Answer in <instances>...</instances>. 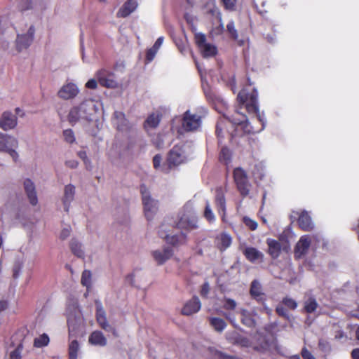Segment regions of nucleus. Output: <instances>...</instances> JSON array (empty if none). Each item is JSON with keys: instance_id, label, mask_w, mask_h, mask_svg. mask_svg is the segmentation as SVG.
Returning a JSON list of instances; mask_svg holds the SVG:
<instances>
[{"instance_id": "nucleus-1", "label": "nucleus", "mask_w": 359, "mask_h": 359, "mask_svg": "<svg viewBox=\"0 0 359 359\" xmlns=\"http://www.w3.org/2000/svg\"><path fill=\"white\" fill-rule=\"evenodd\" d=\"M257 97L258 93L255 89H253L250 93H248L245 89H243L238 95V102L241 104H245V107L248 113L255 114L258 121L262 123V128L259 130H254L253 128L250 125L246 116L240 111L241 107L237 109L234 114L232 115V116L230 118V121L243 130L245 133L261 131L265 127L266 120L259 112Z\"/></svg>"}, {"instance_id": "nucleus-35", "label": "nucleus", "mask_w": 359, "mask_h": 359, "mask_svg": "<svg viewBox=\"0 0 359 359\" xmlns=\"http://www.w3.org/2000/svg\"><path fill=\"white\" fill-rule=\"evenodd\" d=\"M71 250L72 252L78 257L82 258L84 256V252L82 245L80 243L75 240H72L71 242Z\"/></svg>"}, {"instance_id": "nucleus-34", "label": "nucleus", "mask_w": 359, "mask_h": 359, "mask_svg": "<svg viewBox=\"0 0 359 359\" xmlns=\"http://www.w3.org/2000/svg\"><path fill=\"white\" fill-rule=\"evenodd\" d=\"M239 312L241 316V321L244 325L248 327H252L255 325V321L252 319L250 311L242 309Z\"/></svg>"}, {"instance_id": "nucleus-13", "label": "nucleus", "mask_w": 359, "mask_h": 359, "mask_svg": "<svg viewBox=\"0 0 359 359\" xmlns=\"http://www.w3.org/2000/svg\"><path fill=\"white\" fill-rule=\"evenodd\" d=\"M18 123V116L10 110L3 111L0 116V128L4 131L15 129Z\"/></svg>"}, {"instance_id": "nucleus-36", "label": "nucleus", "mask_w": 359, "mask_h": 359, "mask_svg": "<svg viewBox=\"0 0 359 359\" xmlns=\"http://www.w3.org/2000/svg\"><path fill=\"white\" fill-rule=\"evenodd\" d=\"M250 294L255 298H259L262 296V287L257 280H253L252 282Z\"/></svg>"}, {"instance_id": "nucleus-64", "label": "nucleus", "mask_w": 359, "mask_h": 359, "mask_svg": "<svg viewBox=\"0 0 359 359\" xmlns=\"http://www.w3.org/2000/svg\"><path fill=\"white\" fill-rule=\"evenodd\" d=\"M351 357L353 359H359V348H354L351 351Z\"/></svg>"}, {"instance_id": "nucleus-12", "label": "nucleus", "mask_w": 359, "mask_h": 359, "mask_svg": "<svg viewBox=\"0 0 359 359\" xmlns=\"http://www.w3.org/2000/svg\"><path fill=\"white\" fill-rule=\"evenodd\" d=\"M34 27L30 25L26 32L18 34L15 46L18 51L27 49L31 45L34 39Z\"/></svg>"}, {"instance_id": "nucleus-46", "label": "nucleus", "mask_w": 359, "mask_h": 359, "mask_svg": "<svg viewBox=\"0 0 359 359\" xmlns=\"http://www.w3.org/2000/svg\"><path fill=\"white\" fill-rule=\"evenodd\" d=\"M318 346L324 352H330L331 351L330 343L325 339H320L319 340Z\"/></svg>"}, {"instance_id": "nucleus-63", "label": "nucleus", "mask_w": 359, "mask_h": 359, "mask_svg": "<svg viewBox=\"0 0 359 359\" xmlns=\"http://www.w3.org/2000/svg\"><path fill=\"white\" fill-rule=\"evenodd\" d=\"M163 42V37L161 36L157 39V40L156 41L155 43L154 44V46L152 47L154 48V49L158 50L159 48L161 47V46L162 45Z\"/></svg>"}, {"instance_id": "nucleus-14", "label": "nucleus", "mask_w": 359, "mask_h": 359, "mask_svg": "<svg viewBox=\"0 0 359 359\" xmlns=\"http://www.w3.org/2000/svg\"><path fill=\"white\" fill-rule=\"evenodd\" d=\"M316 238L315 236L304 235L302 236L294 248V257L297 259L303 257L307 254L311 246V242Z\"/></svg>"}, {"instance_id": "nucleus-40", "label": "nucleus", "mask_w": 359, "mask_h": 359, "mask_svg": "<svg viewBox=\"0 0 359 359\" xmlns=\"http://www.w3.org/2000/svg\"><path fill=\"white\" fill-rule=\"evenodd\" d=\"M204 217L209 222H213L215 221V215L212 210L210 203L208 201L206 202L205 208L204 211Z\"/></svg>"}, {"instance_id": "nucleus-20", "label": "nucleus", "mask_w": 359, "mask_h": 359, "mask_svg": "<svg viewBox=\"0 0 359 359\" xmlns=\"http://www.w3.org/2000/svg\"><path fill=\"white\" fill-rule=\"evenodd\" d=\"M231 243L232 237L225 232L218 234L215 239V245L221 252H223L229 248Z\"/></svg>"}, {"instance_id": "nucleus-48", "label": "nucleus", "mask_w": 359, "mask_h": 359, "mask_svg": "<svg viewBox=\"0 0 359 359\" xmlns=\"http://www.w3.org/2000/svg\"><path fill=\"white\" fill-rule=\"evenodd\" d=\"M21 11H27L32 8V1L31 0H23L19 4Z\"/></svg>"}, {"instance_id": "nucleus-53", "label": "nucleus", "mask_w": 359, "mask_h": 359, "mask_svg": "<svg viewBox=\"0 0 359 359\" xmlns=\"http://www.w3.org/2000/svg\"><path fill=\"white\" fill-rule=\"evenodd\" d=\"M276 311L279 316H283L287 319L289 318L287 311L285 309V308L283 306H281V305L278 306L276 309Z\"/></svg>"}, {"instance_id": "nucleus-45", "label": "nucleus", "mask_w": 359, "mask_h": 359, "mask_svg": "<svg viewBox=\"0 0 359 359\" xmlns=\"http://www.w3.org/2000/svg\"><path fill=\"white\" fill-rule=\"evenodd\" d=\"M283 304L290 309H295L297 307L296 301L289 297L284 298Z\"/></svg>"}, {"instance_id": "nucleus-8", "label": "nucleus", "mask_w": 359, "mask_h": 359, "mask_svg": "<svg viewBox=\"0 0 359 359\" xmlns=\"http://www.w3.org/2000/svg\"><path fill=\"white\" fill-rule=\"evenodd\" d=\"M255 339L258 342L252 344L248 338L238 336L235 339V342L243 347L252 346L254 350L261 353H265L271 348L272 344L267 341L264 337L257 334Z\"/></svg>"}, {"instance_id": "nucleus-58", "label": "nucleus", "mask_w": 359, "mask_h": 359, "mask_svg": "<svg viewBox=\"0 0 359 359\" xmlns=\"http://www.w3.org/2000/svg\"><path fill=\"white\" fill-rule=\"evenodd\" d=\"M302 356L304 358V359H316L311 353L306 348H302Z\"/></svg>"}, {"instance_id": "nucleus-39", "label": "nucleus", "mask_w": 359, "mask_h": 359, "mask_svg": "<svg viewBox=\"0 0 359 359\" xmlns=\"http://www.w3.org/2000/svg\"><path fill=\"white\" fill-rule=\"evenodd\" d=\"M318 304L315 299L309 298L305 302L304 309L307 313H313L317 309Z\"/></svg>"}, {"instance_id": "nucleus-2", "label": "nucleus", "mask_w": 359, "mask_h": 359, "mask_svg": "<svg viewBox=\"0 0 359 359\" xmlns=\"http://www.w3.org/2000/svg\"><path fill=\"white\" fill-rule=\"evenodd\" d=\"M67 323L69 327V358L77 359L80 345L76 337L83 332L84 320L77 304H73L67 309Z\"/></svg>"}, {"instance_id": "nucleus-51", "label": "nucleus", "mask_w": 359, "mask_h": 359, "mask_svg": "<svg viewBox=\"0 0 359 359\" xmlns=\"http://www.w3.org/2000/svg\"><path fill=\"white\" fill-rule=\"evenodd\" d=\"M237 0H222L226 9L233 11L236 8Z\"/></svg>"}, {"instance_id": "nucleus-7", "label": "nucleus", "mask_w": 359, "mask_h": 359, "mask_svg": "<svg viewBox=\"0 0 359 359\" xmlns=\"http://www.w3.org/2000/svg\"><path fill=\"white\" fill-rule=\"evenodd\" d=\"M18 140L14 136L0 131V152H4L16 161L19 157L16 149L18 147Z\"/></svg>"}, {"instance_id": "nucleus-61", "label": "nucleus", "mask_w": 359, "mask_h": 359, "mask_svg": "<svg viewBox=\"0 0 359 359\" xmlns=\"http://www.w3.org/2000/svg\"><path fill=\"white\" fill-rule=\"evenodd\" d=\"M97 86V83L95 79H90L86 83V87L89 89H95Z\"/></svg>"}, {"instance_id": "nucleus-62", "label": "nucleus", "mask_w": 359, "mask_h": 359, "mask_svg": "<svg viewBox=\"0 0 359 359\" xmlns=\"http://www.w3.org/2000/svg\"><path fill=\"white\" fill-rule=\"evenodd\" d=\"M222 315L225 317V318L229 320L231 323H234L236 321V318L231 313H222Z\"/></svg>"}, {"instance_id": "nucleus-24", "label": "nucleus", "mask_w": 359, "mask_h": 359, "mask_svg": "<svg viewBox=\"0 0 359 359\" xmlns=\"http://www.w3.org/2000/svg\"><path fill=\"white\" fill-rule=\"evenodd\" d=\"M208 320L210 327L218 333H222L227 327L226 322L219 317L210 316Z\"/></svg>"}, {"instance_id": "nucleus-55", "label": "nucleus", "mask_w": 359, "mask_h": 359, "mask_svg": "<svg viewBox=\"0 0 359 359\" xmlns=\"http://www.w3.org/2000/svg\"><path fill=\"white\" fill-rule=\"evenodd\" d=\"M162 161V156L159 154H156L153 158L154 167L156 169L160 168L161 163Z\"/></svg>"}, {"instance_id": "nucleus-32", "label": "nucleus", "mask_w": 359, "mask_h": 359, "mask_svg": "<svg viewBox=\"0 0 359 359\" xmlns=\"http://www.w3.org/2000/svg\"><path fill=\"white\" fill-rule=\"evenodd\" d=\"M199 50L204 57H212L217 53V48L209 43L201 46Z\"/></svg>"}, {"instance_id": "nucleus-54", "label": "nucleus", "mask_w": 359, "mask_h": 359, "mask_svg": "<svg viewBox=\"0 0 359 359\" xmlns=\"http://www.w3.org/2000/svg\"><path fill=\"white\" fill-rule=\"evenodd\" d=\"M214 358H215V359H238V358L225 355L223 353H222L220 351H216L214 353Z\"/></svg>"}, {"instance_id": "nucleus-5", "label": "nucleus", "mask_w": 359, "mask_h": 359, "mask_svg": "<svg viewBox=\"0 0 359 359\" xmlns=\"http://www.w3.org/2000/svg\"><path fill=\"white\" fill-rule=\"evenodd\" d=\"M205 115V113L202 109L186 111L183 114L182 128L187 132L198 130L202 126L203 118Z\"/></svg>"}, {"instance_id": "nucleus-44", "label": "nucleus", "mask_w": 359, "mask_h": 359, "mask_svg": "<svg viewBox=\"0 0 359 359\" xmlns=\"http://www.w3.org/2000/svg\"><path fill=\"white\" fill-rule=\"evenodd\" d=\"M195 40L197 46L200 48L201 46L208 43L206 42V37L203 34L198 33L195 35Z\"/></svg>"}, {"instance_id": "nucleus-18", "label": "nucleus", "mask_w": 359, "mask_h": 359, "mask_svg": "<svg viewBox=\"0 0 359 359\" xmlns=\"http://www.w3.org/2000/svg\"><path fill=\"white\" fill-rule=\"evenodd\" d=\"M201 303L198 297H194L187 301L182 309V313L185 316H191L200 311Z\"/></svg>"}, {"instance_id": "nucleus-37", "label": "nucleus", "mask_w": 359, "mask_h": 359, "mask_svg": "<svg viewBox=\"0 0 359 359\" xmlns=\"http://www.w3.org/2000/svg\"><path fill=\"white\" fill-rule=\"evenodd\" d=\"M49 343V337L46 334H43L39 337L34 339V346L37 348H41L47 346Z\"/></svg>"}, {"instance_id": "nucleus-6", "label": "nucleus", "mask_w": 359, "mask_h": 359, "mask_svg": "<svg viewBox=\"0 0 359 359\" xmlns=\"http://www.w3.org/2000/svg\"><path fill=\"white\" fill-rule=\"evenodd\" d=\"M191 152L190 144L181 142L176 144L170 151L168 161L170 165H177L183 163Z\"/></svg>"}, {"instance_id": "nucleus-59", "label": "nucleus", "mask_w": 359, "mask_h": 359, "mask_svg": "<svg viewBox=\"0 0 359 359\" xmlns=\"http://www.w3.org/2000/svg\"><path fill=\"white\" fill-rule=\"evenodd\" d=\"M78 156L83 161L85 165H87V163H90V159L87 156V154L85 151H80L78 152Z\"/></svg>"}, {"instance_id": "nucleus-29", "label": "nucleus", "mask_w": 359, "mask_h": 359, "mask_svg": "<svg viewBox=\"0 0 359 359\" xmlns=\"http://www.w3.org/2000/svg\"><path fill=\"white\" fill-rule=\"evenodd\" d=\"M215 198V203L217 206V211L221 215L222 220H224L226 212V202L224 195L218 189Z\"/></svg>"}, {"instance_id": "nucleus-26", "label": "nucleus", "mask_w": 359, "mask_h": 359, "mask_svg": "<svg viewBox=\"0 0 359 359\" xmlns=\"http://www.w3.org/2000/svg\"><path fill=\"white\" fill-rule=\"evenodd\" d=\"M137 4L135 0L127 1L117 13V16L126 18L133 13L137 8Z\"/></svg>"}, {"instance_id": "nucleus-49", "label": "nucleus", "mask_w": 359, "mask_h": 359, "mask_svg": "<svg viewBox=\"0 0 359 359\" xmlns=\"http://www.w3.org/2000/svg\"><path fill=\"white\" fill-rule=\"evenodd\" d=\"M243 222L250 229V230H255L257 228V222L251 219L248 217H244L243 218Z\"/></svg>"}, {"instance_id": "nucleus-19", "label": "nucleus", "mask_w": 359, "mask_h": 359, "mask_svg": "<svg viewBox=\"0 0 359 359\" xmlns=\"http://www.w3.org/2000/svg\"><path fill=\"white\" fill-rule=\"evenodd\" d=\"M23 185L29 203L32 205H36L38 198L34 183L30 179H25Z\"/></svg>"}, {"instance_id": "nucleus-25", "label": "nucleus", "mask_w": 359, "mask_h": 359, "mask_svg": "<svg viewBox=\"0 0 359 359\" xmlns=\"http://www.w3.org/2000/svg\"><path fill=\"white\" fill-rule=\"evenodd\" d=\"M88 341L90 344L97 346H105L107 344V339L100 331L96 330L91 333Z\"/></svg>"}, {"instance_id": "nucleus-38", "label": "nucleus", "mask_w": 359, "mask_h": 359, "mask_svg": "<svg viewBox=\"0 0 359 359\" xmlns=\"http://www.w3.org/2000/svg\"><path fill=\"white\" fill-rule=\"evenodd\" d=\"M237 303L235 300L230 298H224L223 299V308L228 311H232L236 309Z\"/></svg>"}, {"instance_id": "nucleus-16", "label": "nucleus", "mask_w": 359, "mask_h": 359, "mask_svg": "<svg viewBox=\"0 0 359 359\" xmlns=\"http://www.w3.org/2000/svg\"><path fill=\"white\" fill-rule=\"evenodd\" d=\"M96 77L102 86L114 88L118 86L116 81L114 79V74L106 69L99 70L96 73Z\"/></svg>"}, {"instance_id": "nucleus-22", "label": "nucleus", "mask_w": 359, "mask_h": 359, "mask_svg": "<svg viewBox=\"0 0 359 359\" xmlns=\"http://www.w3.org/2000/svg\"><path fill=\"white\" fill-rule=\"evenodd\" d=\"M246 259L252 263L262 262L264 254L253 247H247L243 251Z\"/></svg>"}, {"instance_id": "nucleus-57", "label": "nucleus", "mask_w": 359, "mask_h": 359, "mask_svg": "<svg viewBox=\"0 0 359 359\" xmlns=\"http://www.w3.org/2000/svg\"><path fill=\"white\" fill-rule=\"evenodd\" d=\"M210 291V285L208 283H205L201 287V295L202 297H206Z\"/></svg>"}, {"instance_id": "nucleus-15", "label": "nucleus", "mask_w": 359, "mask_h": 359, "mask_svg": "<svg viewBox=\"0 0 359 359\" xmlns=\"http://www.w3.org/2000/svg\"><path fill=\"white\" fill-rule=\"evenodd\" d=\"M79 88L76 84L68 82L65 83L57 91V96L63 100L74 99L79 93Z\"/></svg>"}, {"instance_id": "nucleus-10", "label": "nucleus", "mask_w": 359, "mask_h": 359, "mask_svg": "<svg viewBox=\"0 0 359 359\" xmlns=\"http://www.w3.org/2000/svg\"><path fill=\"white\" fill-rule=\"evenodd\" d=\"M233 177L237 188L240 193L246 196L250 193V184L248 181V176L245 170L241 168H236L233 171Z\"/></svg>"}, {"instance_id": "nucleus-21", "label": "nucleus", "mask_w": 359, "mask_h": 359, "mask_svg": "<svg viewBox=\"0 0 359 359\" xmlns=\"http://www.w3.org/2000/svg\"><path fill=\"white\" fill-rule=\"evenodd\" d=\"M173 255L170 248H165L162 250H156L152 252V256L158 264L161 265L171 258Z\"/></svg>"}, {"instance_id": "nucleus-33", "label": "nucleus", "mask_w": 359, "mask_h": 359, "mask_svg": "<svg viewBox=\"0 0 359 359\" xmlns=\"http://www.w3.org/2000/svg\"><path fill=\"white\" fill-rule=\"evenodd\" d=\"M160 122V116L158 114H151L149 116L144 123V127L148 128H154L158 126Z\"/></svg>"}, {"instance_id": "nucleus-9", "label": "nucleus", "mask_w": 359, "mask_h": 359, "mask_svg": "<svg viewBox=\"0 0 359 359\" xmlns=\"http://www.w3.org/2000/svg\"><path fill=\"white\" fill-rule=\"evenodd\" d=\"M140 191L142 196L144 215L147 220H151L158 211V201L151 197L149 190L144 186L141 187Z\"/></svg>"}, {"instance_id": "nucleus-56", "label": "nucleus", "mask_w": 359, "mask_h": 359, "mask_svg": "<svg viewBox=\"0 0 359 359\" xmlns=\"http://www.w3.org/2000/svg\"><path fill=\"white\" fill-rule=\"evenodd\" d=\"M70 232H71L70 227L67 226V227L64 228L60 232V238L62 240L67 238V237L69 236Z\"/></svg>"}, {"instance_id": "nucleus-17", "label": "nucleus", "mask_w": 359, "mask_h": 359, "mask_svg": "<svg viewBox=\"0 0 359 359\" xmlns=\"http://www.w3.org/2000/svg\"><path fill=\"white\" fill-rule=\"evenodd\" d=\"M76 188L73 184H69L64 188V194L62 198L64 210L69 212L72 202L74 200Z\"/></svg>"}, {"instance_id": "nucleus-28", "label": "nucleus", "mask_w": 359, "mask_h": 359, "mask_svg": "<svg viewBox=\"0 0 359 359\" xmlns=\"http://www.w3.org/2000/svg\"><path fill=\"white\" fill-rule=\"evenodd\" d=\"M266 243L269 247V253L273 258H277L280 255V244L278 241L268 238L266 240Z\"/></svg>"}, {"instance_id": "nucleus-23", "label": "nucleus", "mask_w": 359, "mask_h": 359, "mask_svg": "<svg viewBox=\"0 0 359 359\" xmlns=\"http://www.w3.org/2000/svg\"><path fill=\"white\" fill-rule=\"evenodd\" d=\"M298 223L300 228L304 231H311L314 226L311 217L309 213L304 210L299 215Z\"/></svg>"}, {"instance_id": "nucleus-43", "label": "nucleus", "mask_w": 359, "mask_h": 359, "mask_svg": "<svg viewBox=\"0 0 359 359\" xmlns=\"http://www.w3.org/2000/svg\"><path fill=\"white\" fill-rule=\"evenodd\" d=\"M226 29H227L228 32L230 34L231 36L233 39H238V33H237V30L235 28V25H234V22L233 21H230L227 24Z\"/></svg>"}, {"instance_id": "nucleus-31", "label": "nucleus", "mask_w": 359, "mask_h": 359, "mask_svg": "<svg viewBox=\"0 0 359 359\" xmlns=\"http://www.w3.org/2000/svg\"><path fill=\"white\" fill-rule=\"evenodd\" d=\"M166 242L172 245H177L183 243L186 240L185 234L181 233L178 235L168 234L165 236Z\"/></svg>"}, {"instance_id": "nucleus-47", "label": "nucleus", "mask_w": 359, "mask_h": 359, "mask_svg": "<svg viewBox=\"0 0 359 359\" xmlns=\"http://www.w3.org/2000/svg\"><path fill=\"white\" fill-rule=\"evenodd\" d=\"M231 152L230 150L226 147H223L220 153V160L227 162L230 159Z\"/></svg>"}, {"instance_id": "nucleus-3", "label": "nucleus", "mask_w": 359, "mask_h": 359, "mask_svg": "<svg viewBox=\"0 0 359 359\" xmlns=\"http://www.w3.org/2000/svg\"><path fill=\"white\" fill-rule=\"evenodd\" d=\"M100 106L97 100L86 99L70 108L67 116V121L72 126L79 125L86 127L93 121Z\"/></svg>"}, {"instance_id": "nucleus-27", "label": "nucleus", "mask_w": 359, "mask_h": 359, "mask_svg": "<svg viewBox=\"0 0 359 359\" xmlns=\"http://www.w3.org/2000/svg\"><path fill=\"white\" fill-rule=\"evenodd\" d=\"M112 122L119 130H124L128 128V121L125 118V114L121 111L114 112Z\"/></svg>"}, {"instance_id": "nucleus-52", "label": "nucleus", "mask_w": 359, "mask_h": 359, "mask_svg": "<svg viewBox=\"0 0 359 359\" xmlns=\"http://www.w3.org/2000/svg\"><path fill=\"white\" fill-rule=\"evenodd\" d=\"M157 51H158V50L154 49V48H153V47L147 50L146 57H147V60L149 62L153 60Z\"/></svg>"}, {"instance_id": "nucleus-4", "label": "nucleus", "mask_w": 359, "mask_h": 359, "mask_svg": "<svg viewBox=\"0 0 359 359\" xmlns=\"http://www.w3.org/2000/svg\"><path fill=\"white\" fill-rule=\"evenodd\" d=\"M177 226L185 231H191L198 227L197 217L191 203L189 202L184 205L180 213Z\"/></svg>"}, {"instance_id": "nucleus-42", "label": "nucleus", "mask_w": 359, "mask_h": 359, "mask_svg": "<svg viewBox=\"0 0 359 359\" xmlns=\"http://www.w3.org/2000/svg\"><path fill=\"white\" fill-rule=\"evenodd\" d=\"M81 283L83 286L88 287L91 283V273L90 271L85 270L82 273Z\"/></svg>"}, {"instance_id": "nucleus-11", "label": "nucleus", "mask_w": 359, "mask_h": 359, "mask_svg": "<svg viewBox=\"0 0 359 359\" xmlns=\"http://www.w3.org/2000/svg\"><path fill=\"white\" fill-rule=\"evenodd\" d=\"M95 306L96 319L100 327L106 332H111L115 337H117L118 336V333L116 329L109 323L102 303L100 301L96 300Z\"/></svg>"}, {"instance_id": "nucleus-30", "label": "nucleus", "mask_w": 359, "mask_h": 359, "mask_svg": "<svg viewBox=\"0 0 359 359\" xmlns=\"http://www.w3.org/2000/svg\"><path fill=\"white\" fill-rule=\"evenodd\" d=\"M16 13L14 12L4 15L0 18V27L6 29L8 26H13L15 22Z\"/></svg>"}, {"instance_id": "nucleus-41", "label": "nucleus", "mask_w": 359, "mask_h": 359, "mask_svg": "<svg viewBox=\"0 0 359 359\" xmlns=\"http://www.w3.org/2000/svg\"><path fill=\"white\" fill-rule=\"evenodd\" d=\"M63 137L65 142L69 144H72L76 140L74 133L72 129L65 130L63 131Z\"/></svg>"}, {"instance_id": "nucleus-50", "label": "nucleus", "mask_w": 359, "mask_h": 359, "mask_svg": "<svg viewBox=\"0 0 359 359\" xmlns=\"http://www.w3.org/2000/svg\"><path fill=\"white\" fill-rule=\"evenodd\" d=\"M22 347L21 345H19L13 351H12L10 354L11 359H20L21 358V351Z\"/></svg>"}, {"instance_id": "nucleus-60", "label": "nucleus", "mask_w": 359, "mask_h": 359, "mask_svg": "<svg viewBox=\"0 0 359 359\" xmlns=\"http://www.w3.org/2000/svg\"><path fill=\"white\" fill-rule=\"evenodd\" d=\"M65 165L67 167L74 169L77 168L79 165V162L76 160L71 159L65 161Z\"/></svg>"}]
</instances>
